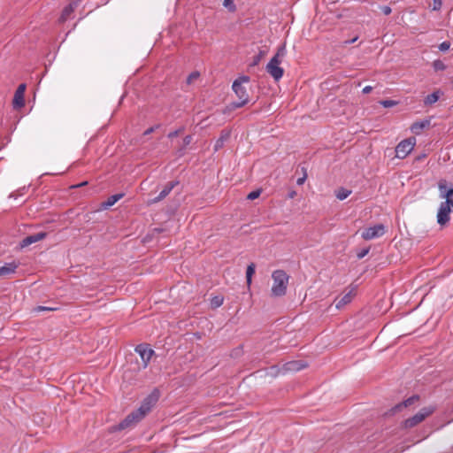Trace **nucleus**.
<instances>
[{
  "instance_id": "1",
  "label": "nucleus",
  "mask_w": 453,
  "mask_h": 453,
  "mask_svg": "<svg viewBox=\"0 0 453 453\" xmlns=\"http://www.w3.org/2000/svg\"><path fill=\"white\" fill-rule=\"evenodd\" d=\"M250 82V77L243 75L234 80L232 85V88L238 97V102L231 103L227 108L229 111L241 108L249 103V94L247 92L246 87L243 85L244 83Z\"/></svg>"
},
{
  "instance_id": "2",
  "label": "nucleus",
  "mask_w": 453,
  "mask_h": 453,
  "mask_svg": "<svg viewBox=\"0 0 453 453\" xmlns=\"http://www.w3.org/2000/svg\"><path fill=\"white\" fill-rule=\"evenodd\" d=\"M286 55V48L285 45L280 46L276 54L270 59L269 63L266 65L265 70L266 72L276 81H280L284 73L283 68L280 66L281 63V59Z\"/></svg>"
},
{
  "instance_id": "3",
  "label": "nucleus",
  "mask_w": 453,
  "mask_h": 453,
  "mask_svg": "<svg viewBox=\"0 0 453 453\" xmlns=\"http://www.w3.org/2000/svg\"><path fill=\"white\" fill-rule=\"evenodd\" d=\"M272 278L273 280L272 295L274 296H284L288 282V274L283 270H276L273 273Z\"/></svg>"
},
{
  "instance_id": "4",
  "label": "nucleus",
  "mask_w": 453,
  "mask_h": 453,
  "mask_svg": "<svg viewBox=\"0 0 453 453\" xmlns=\"http://www.w3.org/2000/svg\"><path fill=\"white\" fill-rule=\"evenodd\" d=\"M434 411L435 408L434 406L424 407L412 417L403 420L401 424V427L403 429H411L412 427H415L416 426L423 422L427 417L432 415Z\"/></svg>"
},
{
  "instance_id": "5",
  "label": "nucleus",
  "mask_w": 453,
  "mask_h": 453,
  "mask_svg": "<svg viewBox=\"0 0 453 453\" xmlns=\"http://www.w3.org/2000/svg\"><path fill=\"white\" fill-rule=\"evenodd\" d=\"M157 400L158 394L155 391L145 397L142 402L141 406L134 411L139 415V417L143 418L151 411L152 407L156 404Z\"/></svg>"
},
{
  "instance_id": "6",
  "label": "nucleus",
  "mask_w": 453,
  "mask_h": 453,
  "mask_svg": "<svg viewBox=\"0 0 453 453\" xmlns=\"http://www.w3.org/2000/svg\"><path fill=\"white\" fill-rule=\"evenodd\" d=\"M134 351L140 356L142 359V369H145L148 367L150 361L154 355V350L149 347L148 344L142 343L138 344Z\"/></svg>"
},
{
  "instance_id": "7",
  "label": "nucleus",
  "mask_w": 453,
  "mask_h": 453,
  "mask_svg": "<svg viewBox=\"0 0 453 453\" xmlns=\"http://www.w3.org/2000/svg\"><path fill=\"white\" fill-rule=\"evenodd\" d=\"M415 138H409L402 141L395 147V156L398 158H405L414 149Z\"/></svg>"
},
{
  "instance_id": "8",
  "label": "nucleus",
  "mask_w": 453,
  "mask_h": 453,
  "mask_svg": "<svg viewBox=\"0 0 453 453\" xmlns=\"http://www.w3.org/2000/svg\"><path fill=\"white\" fill-rule=\"evenodd\" d=\"M386 233V226L383 224H377L372 226L365 228L361 236L365 240H372L384 235Z\"/></svg>"
},
{
  "instance_id": "9",
  "label": "nucleus",
  "mask_w": 453,
  "mask_h": 453,
  "mask_svg": "<svg viewBox=\"0 0 453 453\" xmlns=\"http://www.w3.org/2000/svg\"><path fill=\"white\" fill-rule=\"evenodd\" d=\"M142 418L139 417L135 411L129 413L121 422L118 424L116 429L120 431L134 426Z\"/></svg>"
},
{
  "instance_id": "10",
  "label": "nucleus",
  "mask_w": 453,
  "mask_h": 453,
  "mask_svg": "<svg viewBox=\"0 0 453 453\" xmlns=\"http://www.w3.org/2000/svg\"><path fill=\"white\" fill-rule=\"evenodd\" d=\"M449 213L450 207L448 203H441L437 213V223L441 226H445L450 219Z\"/></svg>"
},
{
  "instance_id": "11",
  "label": "nucleus",
  "mask_w": 453,
  "mask_h": 453,
  "mask_svg": "<svg viewBox=\"0 0 453 453\" xmlns=\"http://www.w3.org/2000/svg\"><path fill=\"white\" fill-rule=\"evenodd\" d=\"M179 184V181L178 180H173V181H170L168 182L165 187L164 188L161 190V192L159 193V195L156 197H154L153 199H151L149 203L151 204V203H158L160 201H162L163 199H165L170 193L171 191Z\"/></svg>"
},
{
  "instance_id": "12",
  "label": "nucleus",
  "mask_w": 453,
  "mask_h": 453,
  "mask_svg": "<svg viewBox=\"0 0 453 453\" xmlns=\"http://www.w3.org/2000/svg\"><path fill=\"white\" fill-rule=\"evenodd\" d=\"M438 187L441 192V196L446 198L444 203H448L449 206H453V188H448L445 180L440 181Z\"/></svg>"
},
{
  "instance_id": "13",
  "label": "nucleus",
  "mask_w": 453,
  "mask_h": 453,
  "mask_svg": "<svg viewBox=\"0 0 453 453\" xmlns=\"http://www.w3.org/2000/svg\"><path fill=\"white\" fill-rule=\"evenodd\" d=\"M418 399H419V396L417 395H414L407 398L406 400L403 401L402 403H397L393 408H391V410L389 411L390 414L394 415L395 413L401 411L403 408H406V407L411 406L413 403H415Z\"/></svg>"
},
{
  "instance_id": "14",
  "label": "nucleus",
  "mask_w": 453,
  "mask_h": 453,
  "mask_svg": "<svg viewBox=\"0 0 453 453\" xmlns=\"http://www.w3.org/2000/svg\"><path fill=\"white\" fill-rule=\"evenodd\" d=\"M19 265V263L16 261L5 263L4 265H0V277H8L9 275L13 274Z\"/></svg>"
},
{
  "instance_id": "15",
  "label": "nucleus",
  "mask_w": 453,
  "mask_h": 453,
  "mask_svg": "<svg viewBox=\"0 0 453 453\" xmlns=\"http://www.w3.org/2000/svg\"><path fill=\"white\" fill-rule=\"evenodd\" d=\"M77 6L78 0H73L68 5H66L62 11L61 16L59 18V22H65L69 19L70 15L74 12Z\"/></svg>"
},
{
  "instance_id": "16",
  "label": "nucleus",
  "mask_w": 453,
  "mask_h": 453,
  "mask_svg": "<svg viewBox=\"0 0 453 453\" xmlns=\"http://www.w3.org/2000/svg\"><path fill=\"white\" fill-rule=\"evenodd\" d=\"M47 234L45 232H39L34 234L27 235L21 242V246L26 247L32 243L37 242L41 240H43L46 237Z\"/></svg>"
},
{
  "instance_id": "17",
  "label": "nucleus",
  "mask_w": 453,
  "mask_h": 453,
  "mask_svg": "<svg viewBox=\"0 0 453 453\" xmlns=\"http://www.w3.org/2000/svg\"><path fill=\"white\" fill-rule=\"evenodd\" d=\"M355 296V288L350 289L348 293H346L341 299H336L335 308L340 310L343 308L346 304L349 303Z\"/></svg>"
},
{
  "instance_id": "18",
  "label": "nucleus",
  "mask_w": 453,
  "mask_h": 453,
  "mask_svg": "<svg viewBox=\"0 0 453 453\" xmlns=\"http://www.w3.org/2000/svg\"><path fill=\"white\" fill-rule=\"evenodd\" d=\"M307 364L301 360L290 361L284 365V370L288 372H299L305 368Z\"/></svg>"
},
{
  "instance_id": "19",
  "label": "nucleus",
  "mask_w": 453,
  "mask_h": 453,
  "mask_svg": "<svg viewBox=\"0 0 453 453\" xmlns=\"http://www.w3.org/2000/svg\"><path fill=\"white\" fill-rule=\"evenodd\" d=\"M12 106L14 109L19 110L25 106V95L19 93H14L12 99Z\"/></svg>"
},
{
  "instance_id": "20",
  "label": "nucleus",
  "mask_w": 453,
  "mask_h": 453,
  "mask_svg": "<svg viewBox=\"0 0 453 453\" xmlns=\"http://www.w3.org/2000/svg\"><path fill=\"white\" fill-rule=\"evenodd\" d=\"M428 126H429L428 120L417 121L411 125V130L412 131V133H414L416 134H419L421 133V131Z\"/></svg>"
},
{
  "instance_id": "21",
  "label": "nucleus",
  "mask_w": 453,
  "mask_h": 453,
  "mask_svg": "<svg viewBox=\"0 0 453 453\" xmlns=\"http://www.w3.org/2000/svg\"><path fill=\"white\" fill-rule=\"evenodd\" d=\"M229 133L226 132V133H224L222 132L219 138L216 141L215 144H214V150L215 151H218L219 150H220L223 146H224V143L229 138Z\"/></svg>"
},
{
  "instance_id": "22",
  "label": "nucleus",
  "mask_w": 453,
  "mask_h": 453,
  "mask_svg": "<svg viewBox=\"0 0 453 453\" xmlns=\"http://www.w3.org/2000/svg\"><path fill=\"white\" fill-rule=\"evenodd\" d=\"M123 194H115L108 197V199L103 203L104 208L114 205L120 198L123 197Z\"/></svg>"
},
{
  "instance_id": "23",
  "label": "nucleus",
  "mask_w": 453,
  "mask_h": 453,
  "mask_svg": "<svg viewBox=\"0 0 453 453\" xmlns=\"http://www.w3.org/2000/svg\"><path fill=\"white\" fill-rule=\"evenodd\" d=\"M440 98V92L434 91L429 95H427L424 100V104L426 105H431L434 103H436Z\"/></svg>"
},
{
  "instance_id": "24",
  "label": "nucleus",
  "mask_w": 453,
  "mask_h": 453,
  "mask_svg": "<svg viewBox=\"0 0 453 453\" xmlns=\"http://www.w3.org/2000/svg\"><path fill=\"white\" fill-rule=\"evenodd\" d=\"M350 190H348L344 188H340L339 189L336 190L335 196L337 197V199L342 201L346 199L350 195Z\"/></svg>"
},
{
  "instance_id": "25",
  "label": "nucleus",
  "mask_w": 453,
  "mask_h": 453,
  "mask_svg": "<svg viewBox=\"0 0 453 453\" xmlns=\"http://www.w3.org/2000/svg\"><path fill=\"white\" fill-rule=\"evenodd\" d=\"M255 268H256V265L253 263L250 264L247 267L246 280H247L248 285H250V283H251L252 275L255 273Z\"/></svg>"
},
{
  "instance_id": "26",
  "label": "nucleus",
  "mask_w": 453,
  "mask_h": 453,
  "mask_svg": "<svg viewBox=\"0 0 453 453\" xmlns=\"http://www.w3.org/2000/svg\"><path fill=\"white\" fill-rule=\"evenodd\" d=\"M223 300L222 296H216L211 300V304L213 308H218L223 304Z\"/></svg>"
},
{
  "instance_id": "27",
  "label": "nucleus",
  "mask_w": 453,
  "mask_h": 453,
  "mask_svg": "<svg viewBox=\"0 0 453 453\" xmlns=\"http://www.w3.org/2000/svg\"><path fill=\"white\" fill-rule=\"evenodd\" d=\"M58 307H49V306L39 305V306L35 307L33 309V311H35V312L46 311H58Z\"/></svg>"
},
{
  "instance_id": "28",
  "label": "nucleus",
  "mask_w": 453,
  "mask_h": 453,
  "mask_svg": "<svg viewBox=\"0 0 453 453\" xmlns=\"http://www.w3.org/2000/svg\"><path fill=\"white\" fill-rule=\"evenodd\" d=\"M433 67L435 71H443L446 69L445 64L440 59L434 61Z\"/></svg>"
},
{
  "instance_id": "29",
  "label": "nucleus",
  "mask_w": 453,
  "mask_h": 453,
  "mask_svg": "<svg viewBox=\"0 0 453 453\" xmlns=\"http://www.w3.org/2000/svg\"><path fill=\"white\" fill-rule=\"evenodd\" d=\"M264 55H265V52L263 50H260L256 56H254L253 61H252L250 65L251 66L257 65L260 63V61H261L262 58L264 57Z\"/></svg>"
},
{
  "instance_id": "30",
  "label": "nucleus",
  "mask_w": 453,
  "mask_h": 453,
  "mask_svg": "<svg viewBox=\"0 0 453 453\" xmlns=\"http://www.w3.org/2000/svg\"><path fill=\"white\" fill-rule=\"evenodd\" d=\"M380 104L385 108H389L395 106L398 104V102L395 100H382L380 101Z\"/></svg>"
},
{
  "instance_id": "31",
  "label": "nucleus",
  "mask_w": 453,
  "mask_h": 453,
  "mask_svg": "<svg viewBox=\"0 0 453 453\" xmlns=\"http://www.w3.org/2000/svg\"><path fill=\"white\" fill-rule=\"evenodd\" d=\"M191 142H192V136H191V135H186V136L184 137V139H183V149H181V150H180V156H181V155H183L182 150H184L188 145H189V144L191 143Z\"/></svg>"
},
{
  "instance_id": "32",
  "label": "nucleus",
  "mask_w": 453,
  "mask_h": 453,
  "mask_svg": "<svg viewBox=\"0 0 453 453\" xmlns=\"http://www.w3.org/2000/svg\"><path fill=\"white\" fill-rule=\"evenodd\" d=\"M261 194V190L260 189H257V190H253L251 191L248 196H247V199L249 200H254L256 198H257Z\"/></svg>"
},
{
  "instance_id": "33",
  "label": "nucleus",
  "mask_w": 453,
  "mask_h": 453,
  "mask_svg": "<svg viewBox=\"0 0 453 453\" xmlns=\"http://www.w3.org/2000/svg\"><path fill=\"white\" fill-rule=\"evenodd\" d=\"M369 250L370 249L369 248H365V249H362L360 250L357 253V257L358 259H361L363 257H365L368 253H369Z\"/></svg>"
},
{
  "instance_id": "34",
  "label": "nucleus",
  "mask_w": 453,
  "mask_h": 453,
  "mask_svg": "<svg viewBox=\"0 0 453 453\" xmlns=\"http://www.w3.org/2000/svg\"><path fill=\"white\" fill-rule=\"evenodd\" d=\"M442 0H433V10L439 11L441 8Z\"/></svg>"
},
{
  "instance_id": "35",
  "label": "nucleus",
  "mask_w": 453,
  "mask_h": 453,
  "mask_svg": "<svg viewBox=\"0 0 453 453\" xmlns=\"http://www.w3.org/2000/svg\"><path fill=\"white\" fill-rule=\"evenodd\" d=\"M450 43L449 42L444 41L439 45V50L441 51H446L449 49Z\"/></svg>"
},
{
  "instance_id": "36",
  "label": "nucleus",
  "mask_w": 453,
  "mask_h": 453,
  "mask_svg": "<svg viewBox=\"0 0 453 453\" xmlns=\"http://www.w3.org/2000/svg\"><path fill=\"white\" fill-rule=\"evenodd\" d=\"M183 129H184L183 127H180V128H179V129H177V130H174V131H173V132H170V133L168 134V135H167V136H168V138L173 139V138H174V137L178 136V135H179V134L183 131Z\"/></svg>"
},
{
  "instance_id": "37",
  "label": "nucleus",
  "mask_w": 453,
  "mask_h": 453,
  "mask_svg": "<svg viewBox=\"0 0 453 453\" xmlns=\"http://www.w3.org/2000/svg\"><path fill=\"white\" fill-rule=\"evenodd\" d=\"M303 175L300 178L297 179L296 180V184L301 186L304 183L305 180L307 179V173H306V170L304 168H303Z\"/></svg>"
},
{
  "instance_id": "38",
  "label": "nucleus",
  "mask_w": 453,
  "mask_h": 453,
  "mask_svg": "<svg viewBox=\"0 0 453 453\" xmlns=\"http://www.w3.org/2000/svg\"><path fill=\"white\" fill-rule=\"evenodd\" d=\"M380 9L381 10L384 15H389L392 12V9L388 5L380 6Z\"/></svg>"
},
{
  "instance_id": "39",
  "label": "nucleus",
  "mask_w": 453,
  "mask_h": 453,
  "mask_svg": "<svg viewBox=\"0 0 453 453\" xmlns=\"http://www.w3.org/2000/svg\"><path fill=\"white\" fill-rule=\"evenodd\" d=\"M26 88H27V85L25 83H21L18 86L15 92L25 95Z\"/></svg>"
},
{
  "instance_id": "40",
  "label": "nucleus",
  "mask_w": 453,
  "mask_h": 453,
  "mask_svg": "<svg viewBox=\"0 0 453 453\" xmlns=\"http://www.w3.org/2000/svg\"><path fill=\"white\" fill-rule=\"evenodd\" d=\"M26 88H27V85L25 83H21L18 86L15 92L25 95Z\"/></svg>"
},
{
  "instance_id": "41",
  "label": "nucleus",
  "mask_w": 453,
  "mask_h": 453,
  "mask_svg": "<svg viewBox=\"0 0 453 453\" xmlns=\"http://www.w3.org/2000/svg\"><path fill=\"white\" fill-rule=\"evenodd\" d=\"M224 6L229 7L230 10H232V11H234V9H235L233 0H224Z\"/></svg>"
},
{
  "instance_id": "42",
  "label": "nucleus",
  "mask_w": 453,
  "mask_h": 453,
  "mask_svg": "<svg viewBox=\"0 0 453 453\" xmlns=\"http://www.w3.org/2000/svg\"><path fill=\"white\" fill-rule=\"evenodd\" d=\"M198 76H199V73H197V72L191 73L188 75V77L187 82H188V83H191V81H192L194 79L198 78Z\"/></svg>"
},
{
  "instance_id": "43",
  "label": "nucleus",
  "mask_w": 453,
  "mask_h": 453,
  "mask_svg": "<svg viewBox=\"0 0 453 453\" xmlns=\"http://www.w3.org/2000/svg\"><path fill=\"white\" fill-rule=\"evenodd\" d=\"M158 125H156L154 127H150V128L146 129L143 133V135H149L151 133H153L157 128H158Z\"/></svg>"
},
{
  "instance_id": "44",
  "label": "nucleus",
  "mask_w": 453,
  "mask_h": 453,
  "mask_svg": "<svg viewBox=\"0 0 453 453\" xmlns=\"http://www.w3.org/2000/svg\"><path fill=\"white\" fill-rule=\"evenodd\" d=\"M372 86H365L363 88V93L364 94H369L370 92H372Z\"/></svg>"
},
{
  "instance_id": "45",
  "label": "nucleus",
  "mask_w": 453,
  "mask_h": 453,
  "mask_svg": "<svg viewBox=\"0 0 453 453\" xmlns=\"http://www.w3.org/2000/svg\"><path fill=\"white\" fill-rule=\"evenodd\" d=\"M296 195V191H291V192L288 194V197H289V198H294Z\"/></svg>"
},
{
  "instance_id": "46",
  "label": "nucleus",
  "mask_w": 453,
  "mask_h": 453,
  "mask_svg": "<svg viewBox=\"0 0 453 453\" xmlns=\"http://www.w3.org/2000/svg\"><path fill=\"white\" fill-rule=\"evenodd\" d=\"M357 41V38L352 39L351 41H346L345 43L349 44Z\"/></svg>"
},
{
  "instance_id": "47",
  "label": "nucleus",
  "mask_w": 453,
  "mask_h": 453,
  "mask_svg": "<svg viewBox=\"0 0 453 453\" xmlns=\"http://www.w3.org/2000/svg\"><path fill=\"white\" fill-rule=\"evenodd\" d=\"M85 184H87V182H82V183L78 184V185H76V186H73V188L81 187V186H84Z\"/></svg>"
}]
</instances>
